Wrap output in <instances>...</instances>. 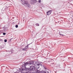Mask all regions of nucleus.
Wrapping results in <instances>:
<instances>
[{
    "label": "nucleus",
    "instance_id": "1",
    "mask_svg": "<svg viewBox=\"0 0 73 73\" xmlns=\"http://www.w3.org/2000/svg\"><path fill=\"white\" fill-rule=\"evenodd\" d=\"M35 62L34 61H31L29 62H29H26L24 64H22V70H25V69H26V66L27 65H34V63Z\"/></svg>",
    "mask_w": 73,
    "mask_h": 73
},
{
    "label": "nucleus",
    "instance_id": "2",
    "mask_svg": "<svg viewBox=\"0 0 73 73\" xmlns=\"http://www.w3.org/2000/svg\"><path fill=\"white\" fill-rule=\"evenodd\" d=\"M22 4H23L25 7H28V8L30 7V5L29 3L28 2V1H23L22 2Z\"/></svg>",
    "mask_w": 73,
    "mask_h": 73
},
{
    "label": "nucleus",
    "instance_id": "3",
    "mask_svg": "<svg viewBox=\"0 0 73 73\" xmlns=\"http://www.w3.org/2000/svg\"><path fill=\"white\" fill-rule=\"evenodd\" d=\"M40 65H41V63H40L38 62H36L34 64V66L36 69H38V68H40Z\"/></svg>",
    "mask_w": 73,
    "mask_h": 73
},
{
    "label": "nucleus",
    "instance_id": "4",
    "mask_svg": "<svg viewBox=\"0 0 73 73\" xmlns=\"http://www.w3.org/2000/svg\"><path fill=\"white\" fill-rule=\"evenodd\" d=\"M31 70V71H34L35 70V67L34 66H30Z\"/></svg>",
    "mask_w": 73,
    "mask_h": 73
},
{
    "label": "nucleus",
    "instance_id": "5",
    "mask_svg": "<svg viewBox=\"0 0 73 73\" xmlns=\"http://www.w3.org/2000/svg\"><path fill=\"white\" fill-rule=\"evenodd\" d=\"M40 66H41L42 68H43V69H44L45 70H47V68H46V67L45 66L42 65V64H40Z\"/></svg>",
    "mask_w": 73,
    "mask_h": 73
},
{
    "label": "nucleus",
    "instance_id": "6",
    "mask_svg": "<svg viewBox=\"0 0 73 73\" xmlns=\"http://www.w3.org/2000/svg\"><path fill=\"white\" fill-rule=\"evenodd\" d=\"M51 13H52V10H50L47 12V15H50V14H51Z\"/></svg>",
    "mask_w": 73,
    "mask_h": 73
},
{
    "label": "nucleus",
    "instance_id": "7",
    "mask_svg": "<svg viewBox=\"0 0 73 73\" xmlns=\"http://www.w3.org/2000/svg\"><path fill=\"white\" fill-rule=\"evenodd\" d=\"M22 50H23V51H26V50H27V49H28V48H26V47L23 48H21V49Z\"/></svg>",
    "mask_w": 73,
    "mask_h": 73
},
{
    "label": "nucleus",
    "instance_id": "8",
    "mask_svg": "<svg viewBox=\"0 0 73 73\" xmlns=\"http://www.w3.org/2000/svg\"><path fill=\"white\" fill-rule=\"evenodd\" d=\"M26 70L27 71V72H29V71H31V68H26Z\"/></svg>",
    "mask_w": 73,
    "mask_h": 73
},
{
    "label": "nucleus",
    "instance_id": "9",
    "mask_svg": "<svg viewBox=\"0 0 73 73\" xmlns=\"http://www.w3.org/2000/svg\"><path fill=\"white\" fill-rule=\"evenodd\" d=\"M36 73H40V70H37V69H36Z\"/></svg>",
    "mask_w": 73,
    "mask_h": 73
},
{
    "label": "nucleus",
    "instance_id": "10",
    "mask_svg": "<svg viewBox=\"0 0 73 73\" xmlns=\"http://www.w3.org/2000/svg\"><path fill=\"white\" fill-rule=\"evenodd\" d=\"M48 72L46 71H44L43 72H41V73H46V72Z\"/></svg>",
    "mask_w": 73,
    "mask_h": 73
},
{
    "label": "nucleus",
    "instance_id": "11",
    "mask_svg": "<svg viewBox=\"0 0 73 73\" xmlns=\"http://www.w3.org/2000/svg\"><path fill=\"white\" fill-rule=\"evenodd\" d=\"M33 3H36L37 2V1L36 0H33Z\"/></svg>",
    "mask_w": 73,
    "mask_h": 73
},
{
    "label": "nucleus",
    "instance_id": "12",
    "mask_svg": "<svg viewBox=\"0 0 73 73\" xmlns=\"http://www.w3.org/2000/svg\"><path fill=\"white\" fill-rule=\"evenodd\" d=\"M4 30L5 31H7V28H5L4 29Z\"/></svg>",
    "mask_w": 73,
    "mask_h": 73
},
{
    "label": "nucleus",
    "instance_id": "13",
    "mask_svg": "<svg viewBox=\"0 0 73 73\" xmlns=\"http://www.w3.org/2000/svg\"><path fill=\"white\" fill-rule=\"evenodd\" d=\"M28 46H29V44H27V46H26L25 47L28 49Z\"/></svg>",
    "mask_w": 73,
    "mask_h": 73
},
{
    "label": "nucleus",
    "instance_id": "14",
    "mask_svg": "<svg viewBox=\"0 0 73 73\" xmlns=\"http://www.w3.org/2000/svg\"><path fill=\"white\" fill-rule=\"evenodd\" d=\"M36 26H39V24H38V23H36Z\"/></svg>",
    "mask_w": 73,
    "mask_h": 73
},
{
    "label": "nucleus",
    "instance_id": "15",
    "mask_svg": "<svg viewBox=\"0 0 73 73\" xmlns=\"http://www.w3.org/2000/svg\"><path fill=\"white\" fill-rule=\"evenodd\" d=\"M21 73H29L28 72H21Z\"/></svg>",
    "mask_w": 73,
    "mask_h": 73
},
{
    "label": "nucleus",
    "instance_id": "16",
    "mask_svg": "<svg viewBox=\"0 0 73 73\" xmlns=\"http://www.w3.org/2000/svg\"><path fill=\"white\" fill-rule=\"evenodd\" d=\"M60 35L61 36H65V35H64L62 34H60Z\"/></svg>",
    "mask_w": 73,
    "mask_h": 73
},
{
    "label": "nucleus",
    "instance_id": "17",
    "mask_svg": "<svg viewBox=\"0 0 73 73\" xmlns=\"http://www.w3.org/2000/svg\"><path fill=\"white\" fill-rule=\"evenodd\" d=\"M4 41H5V42H7V40L6 39H5L4 40Z\"/></svg>",
    "mask_w": 73,
    "mask_h": 73
},
{
    "label": "nucleus",
    "instance_id": "18",
    "mask_svg": "<svg viewBox=\"0 0 73 73\" xmlns=\"http://www.w3.org/2000/svg\"><path fill=\"white\" fill-rule=\"evenodd\" d=\"M16 28H18V25H16L15 26Z\"/></svg>",
    "mask_w": 73,
    "mask_h": 73
},
{
    "label": "nucleus",
    "instance_id": "19",
    "mask_svg": "<svg viewBox=\"0 0 73 73\" xmlns=\"http://www.w3.org/2000/svg\"><path fill=\"white\" fill-rule=\"evenodd\" d=\"M3 35H6V33H3Z\"/></svg>",
    "mask_w": 73,
    "mask_h": 73
},
{
    "label": "nucleus",
    "instance_id": "20",
    "mask_svg": "<svg viewBox=\"0 0 73 73\" xmlns=\"http://www.w3.org/2000/svg\"><path fill=\"white\" fill-rule=\"evenodd\" d=\"M41 0H39L38 1V2H39V3H41Z\"/></svg>",
    "mask_w": 73,
    "mask_h": 73
},
{
    "label": "nucleus",
    "instance_id": "21",
    "mask_svg": "<svg viewBox=\"0 0 73 73\" xmlns=\"http://www.w3.org/2000/svg\"><path fill=\"white\" fill-rule=\"evenodd\" d=\"M31 73H36V72H32Z\"/></svg>",
    "mask_w": 73,
    "mask_h": 73
},
{
    "label": "nucleus",
    "instance_id": "22",
    "mask_svg": "<svg viewBox=\"0 0 73 73\" xmlns=\"http://www.w3.org/2000/svg\"><path fill=\"white\" fill-rule=\"evenodd\" d=\"M47 73H49V72H47Z\"/></svg>",
    "mask_w": 73,
    "mask_h": 73
}]
</instances>
